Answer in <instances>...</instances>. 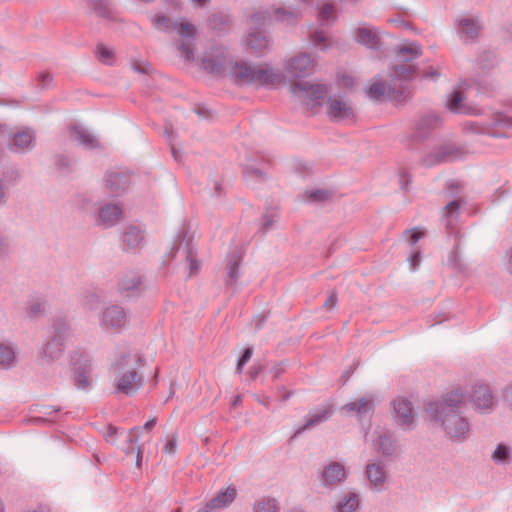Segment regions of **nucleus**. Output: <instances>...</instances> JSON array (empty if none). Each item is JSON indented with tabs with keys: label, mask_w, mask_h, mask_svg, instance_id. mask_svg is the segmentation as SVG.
Listing matches in <instances>:
<instances>
[{
	"label": "nucleus",
	"mask_w": 512,
	"mask_h": 512,
	"mask_svg": "<svg viewBox=\"0 0 512 512\" xmlns=\"http://www.w3.org/2000/svg\"><path fill=\"white\" fill-rule=\"evenodd\" d=\"M464 405V394L457 389L441 399L430 401L425 411L430 420L439 425L450 440L462 442L470 432L469 422L462 416Z\"/></svg>",
	"instance_id": "1"
},
{
	"label": "nucleus",
	"mask_w": 512,
	"mask_h": 512,
	"mask_svg": "<svg viewBox=\"0 0 512 512\" xmlns=\"http://www.w3.org/2000/svg\"><path fill=\"white\" fill-rule=\"evenodd\" d=\"M142 358L131 351H122L115 355L110 364V373L116 392L126 396L135 395L143 386L140 375Z\"/></svg>",
	"instance_id": "2"
},
{
	"label": "nucleus",
	"mask_w": 512,
	"mask_h": 512,
	"mask_svg": "<svg viewBox=\"0 0 512 512\" xmlns=\"http://www.w3.org/2000/svg\"><path fill=\"white\" fill-rule=\"evenodd\" d=\"M173 31L176 32L180 38L175 42L179 56L187 63L194 62V41L197 36V27L187 18H181L174 21Z\"/></svg>",
	"instance_id": "3"
},
{
	"label": "nucleus",
	"mask_w": 512,
	"mask_h": 512,
	"mask_svg": "<svg viewBox=\"0 0 512 512\" xmlns=\"http://www.w3.org/2000/svg\"><path fill=\"white\" fill-rule=\"evenodd\" d=\"M233 61L227 48L222 45H211L201 59L203 69L215 77L228 75L230 63Z\"/></svg>",
	"instance_id": "4"
},
{
	"label": "nucleus",
	"mask_w": 512,
	"mask_h": 512,
	"mask_svg": "<svg viewBox=\"0 0 512 512\" xmlns=\"http://www.w3.org/2000/svg\"><path fill=\"white\" fill-rule=\"evenodd\" d=\"M289 90L294 97L310 109L322 105L328 94V88L325 84L311 82L295 81L290 85Z\"/></svg>",
	"instance_id": "5"
},
{
	"label": "nucleus",
	"mask_w": 512,
	"mask_h": 512,
	"mask_svg": "<svg viewBox=\"0 0 512 512\" xmlns=\"http://www.w3.org/2000/svg\"><path fill=\"white\" fill-rule=\"evenodd\" d=\"M0 137L7 140L9 150L14 153L25 154L36 145V134L31 128L14 131L8 125L2 124Z\"/></svg>",
	"instance_id": "6"
},
{
	"label": "nucleus",
	"mask_w": 512,
	"mask_h": 512,
	"mask_svg": "<svg viewBox=\"0 0 512 512\" xmlns=\"http://www.w3.org/2000/svg\"><path fill=\"white\" fill-rule=\"evenodd\" d=\"M128 322L129 314L120 304L108 303L103 306L99 314V326L105 332L119 333Z\"/></svg>",
	"instance_id": "7"
},
{
	"label": "nucleus",
	"mask_w": 512,
	"mask_h": 512,
	"mask_svg": "<svg viewBox=\"0 0 512 512\" xmlns=\"http://www.w3.org/2000/svg\"><path fill=\"white\" fill-rule=\"evenodd\" d=\"M465 151L462 147L451 142H445L431 151L423 158L425 166L430 167L437 164L455 161L463 158Z\"/></svg>",
	"instance_id": "8"
},
{
	"label": "nucleus",
	"mask_w": 512,
	"mask_h": 512,
	"mask_svg": "<svg viewBox=\"0 0 512 512\" xmlns=\"http://www.w3.org/2000/svg\"><path fill=\"white\" fill-rule=\"evenodd\" d=\"M348 478V471L346 467L338 461H331L326 464L319 476L321 486L334 490L343 485Z\"/></svg>",
	"instance_id": "9"
},
{
	"label": "nucleus",
	"mask_w": 512,
	"mask_h": 512,
	"mask_svg": "<svg viewBox=\"0 0 512 512\" xmlns=\"http://www.w3.org/2000/svg\"><path fill=\"white\" fill-rule=\"evenodd\" d=\"M364 476L370 490L382 492L388 481L389 472L381 460H370L365 465Z\"/></svg>",
	"instance_id": "10"
},
{
	"label": "nucleus",
	"mask_w": 512,
	"mask_h": 512,
	"mask_svg": "<svg viewBox=\"0 0 512 512\" xmlns=\"http://www.w3.org/2000/svg\"><path fill=\"white\" fill-rule=\"evenodd\" d=\"M254 78L252 85L256 88L271 89L279 85L282 81V74L279 69L272 67L268 63L254 65Z\"/></svg>",
	"instance_id": "11"
},
{
	"label": "nucleus",
	"mask_w": 512,
	"mask_h": 512,
	"mask_svg": "<svg viewBox=\"0 0 512 512\" xmlns=\"http://www.w3.org/2000/svg\"><path fill=\"white\" fill-rule=\"evenodd\" d=\"M104 185L111 196H121L131 186V175L124 170H109L104 176Z\"/></svg>",
	"instance_id": "12"
},
{
	"label": "nucleus",
	"mask_w": 512,
	"mask_h": 512,
	"mask_svg": "<svg viewBox=\"0 0 512 512\" xmlns=\"http://www.w3.org/2000/svg\"><path fill=\"white\" fill-rule=\"evenodd\" d=\"M73 366L75 386L80 390H89L92 386V360L87 355L81 354L73 359Z\"/></svg>",
	"instance_id": "13"
},
{
	"label": "nucleus",
	"mask_w": 512,
	"mask_h": 512,
	"mask_svg": "<svg viewBox=\"0 0 512 512\" xmlns=\"http://www.w3.org/2000/svg\"><path fill=\"white\" fill-rule=\"evenodd\" d=\"M284 71L293 78H304L314 72V65L307 53H299L283 64Z\"/></svg>",
	"instance_id": "14"
},
{
	"label": "nucleus",
	"mask_w": 512,
	"mask_h": 512,
	"mask_svg": "<svg viewBox=\"0 0 512 512\" xmlns=\"http://www.w3.org/2000/svg\"><path fill=\"white\" fill-rule=\"evenodd\" d=\"M327 115L331 120L337 122L352 120L354 109L344 96L331 95L327 100Z\"/></svg>",
	"instance_id": "15"
},
{
	"label": "nucleus",
	"mask_w": 512,
	"mask_h": 512,
	"mask_svg": "<svg viewBox=\"0 0 512 512\" xmlns=\"http://www.w3.org/2000/svg\"><path fill=\"white\" fill-rule=\"evenodd\" d=\"M254 65L243 59H235L230 63L228 76L237 86H251L254 78Z\"/></svg>",
	"instance_id": "16"
},
{
	"label": "nucleus",
	"mask_w": 512,
	"mask_h": 512,
	"mask_svg": "<svg viewBox=\"0 0 512 512\" xmlns=\"http://www.w3.org/2000/svg\"><path fill=\"white\" fill-rule=\"evenodd\" d=\"M470 401L482 413H490L495 408L494 395L487 384H476L469 395Z\"/></svg>",
	"instance_id": "17"
},
{
	"label": "nucleus",
	"mask_w": 512,
	"mask_h": 512,
	"mask_svg": "<svg viewBox=\"0 0 512 512\" xmlns=\"http://www.w3.org/2000/svg\"><path fill=\"white\" fill-rule=\"evenodd\" d=\"M373 446L378 453L387 458L396 457L399 453L398 445L393 435L384 429L374 431Z\"/></svg>",
	"instance_id": "18"
},
{
	"label": "nucleus",
	"mask_w": 512,
	"mask_h": 512,
	"mask_svg": "<svg viewBox=\"0 0 512 512\" xmlns=\"http://www.w3.org/2000/svg\"><path fill=\"white\" fill-rule=\"evenodd\" d=\"M375 409V399L373 395H365L359 399L351 401L342 407V410L349 415L355 416L358 420L370 417Z\"/></svg>",
	"instance_id": "19"
},
{
	"label": "nucleus",
	"mask_w": 512,
	"mask_h": 512,
	"mask_svg": "<svg viewBox=\"0 0 512 512\" xmlns=\"http://www.w3.org/2000/svg\"><path fill=\"white\" fill-rule=\"evenodd\" d=\"M392 405L395 422L403 429H410L414 424V415L411 401L400 397L395 399Z\"/></svg>",
	"instance_id": "20"
},
{
	"label": "nucleus",
	"mask_w": 512,
	"mask_h": 512,
	"mask_svg": "<svg viewBox=\"0 0 512 512\" xmlns=\"http://www.w3.org/2000/svg\"><path fill=\"white\" fill-rule=\"evenodd\" d=\"M238 491L235 486L222 488L207 503L206 508L210 512H217L228 508L236 499Z\"/></svg>",
	"instance_id": "21"
},
{
	"label": "nucleus",
	"mask_w": 512,
	"mask_h": 512,
	"mask_svg": "<svg viewBox=\"0 0 512 512\" xmlns=\"http://www.w3.org/2000/svg\"><path fill=\"white\" fill-rule=\"evenodd\" d=\"M274 21L284 26H295L302 18V10L299 6H272Z\"/></svg>",
	"instance_id": "22"
},
{
	"label": "nucleus",
	"mask_w": 512,
	"mask_h": 512,
	"mask_svg": "<svg viewBox=\"0 0 512 512\" xmlns=\"http://www.w3.org/2000/svg\"><path fill=\"white\" fill-rule=\"evenodd\" d=\"M122 208L118 204H104L98 210L95 222L104 228L115 226L121 219Z\"/></svg>",
	"instance_id": "23"
},
{
	"label": "nucleus",
	"mask_w": 512,
	"mask_h": 512,
	"mask_svg": "<svg viewBox=\"0 0 512 512\" xmlns=\"http://www.w3.org/2000/svg\"><path fill=\"white\" fill-rule=\"evenodd\" d=\"M354 37L357 43L371 50H379L382 46L380 32L371 26L358 27Z\"/></svg>",
	"instance_id": "24"
},
{
	"label": "nucleus",
	"mask_w": 512,
	"mask_h": 512,
	"mask_svg": "<svg viewBox=\"0 0 512 512\" xmlns=\"http://www.w3.org/2000/svg\"><path fill=\"white\" fill-rule=\"evenodd\" d=\"M70 138L85 149H97L101 147L94 134L82 125H72L69 128Z\"/></svg>",
	"instance_id": "25"
},
{
	"label": "nucleus",
	"mask_w": 512,
	"mask_h": 512,
	"mask_svg": "<svg viewBox=\"0 0 512 512\" xmlns=\"http://www.w3.org/2000/svg\"><path fill=\"white\" fill-rule=\"evenodd\" d=\"M142 290V280L137 274L125 275L118 282V292L124 298L138 296Z\"/></svg>",
	"instance_id": "26"
},
{
	"label": "nucleus",
	"mask_w": 512,
	"mask_h": 512,
	"mask_svg": "<svg viewBox=\"0 0 512 512\" xmlns=\"http://www.w3.org/2000/svg\"><path fill=\"white\" fill-rule=\"evenodd\" d=\"M360 508V498L354 491L340 494L332 505V512H357Z\"/></svg>",
	"instance_id": "27"
},
{
	"label": "nucleus",
	"mask_w": 512,
	"mask_h": 512,
	"mask_svg": "<svg viewBox=\"0 0 512 512\" xmlns=\"http://www.w3.org/2000/svg\"><path fill=\"white\" fill-rule=\"evenodd\" d=\"M481 26L479 22L472 18H461L457 21L456 31L460 39L464 42H473L477 39Z\"/></svg>",
	"instance_id": "28"
},
{
	"label": "nucleus",
	"mask_w": 512,
	"mask_h": 512,
	"mask_svg": "<svg viewBox=\"0 0 512 512\" xmlns=\"http://www.w3.org/2000/svg\"><path fill=\"white\" fill-rule=\"evenodd\" d=\"M332 414H333V410H332L331 406L320 409L316 412H310L305 417V423L295 431L294 435L292 436V439L298 437L304 431L309 430V429L327 421L332 416Z\"/></svg>",
	"instance_id": "29"
},
{
	"label": "nucleus",
	"mask_w": 512,
	"mask_h": 512,
	"mask_svg": "<svg viewBox=\"0 0 512 512\" xmlns=\"http://www.w3.org/2000/svg\"><path fill=\"white\" fill-rule=\"evenodd\" d=\"M367 94L369 98L374 100H381L386 95L389 98L395 100H400L402 97H404L403 91L396 90L395 88H392L390 85H386V83L382 81L373 82L369 87Z\"/></svg>",
	"instance_id": "30"
},
{
	"label": "nucleus",
	"mask_w": 512,
	"mask_h": 512,
	"mask_svg": "<svg viewBox=\"0 0 512 512\" xmlns=\"http://www.w3.org/2000/svg\"><path fill=\"white\" fill-rule=\"evenodd\" d=\"M89 8L93 10L97 17L117 21V12L111 0H86Z\"/></svg>",
	"instance_id": "31"
},
{
	"label": "nucleus",
	"mask_w": 512,
	"mask_h": 512,
	"mask_svg": "<svg viewBox=\"0 0 512 512\" xmlns=\"http://www.w3.org/2000/svg\"><path fill=\"white\" fill-rule=\"evenodd\" d=\"M245 45L251 52L262 54L269 49L270 40L262 31L252 29L245 39Z\"/></svg>",
	"instance_id": "32"
},
{
	"label": "nucleus",
	"mask_w": 512,
	"mask_h": 512,
	"mask_svg": "<svg viewBox=\"0 0 512 512\" xmlns=\"http://www.w3.org/2000/svg\"><path fill=\"white\" fill-rule=\"evenodd\" d=\"M143 240L142 231L136 226H129L121 237L123 250L135 252L141 248Z\"/></svg>",
	"instance_id": "33"
},
{
	"label": "nucleus",
	"mask_w": 512,
	"mask_h": 512,
	"mask_svg": "<svg viewBox=\"0 0 512 512\" xmlns=\"http://www.w3.org/2000/svg\"><path fill=\"white\" fill-rule=\"evenodd\" d=\"M439 124L440 118L436 114L431 113L421 117L416 124L414 138L425 139Z\"/></svg>",
	"instance_id": "34"
},
{
	"label": "nucleus",
	"mask_w": 512,
	"mask_h": 512,
	"mask_svg": "<svg viewBox=\"0 0 512 512\" xmlns=\"http://www.w3.org/2000/svg\"><path fill=\"white\" fill-rule=\"evenodd\" d=\"M395 53L400 62H413L422 56L423 51L419 43L412 41L395 48Z\"/></svg>",
	"instance_id": "35"
},
{
	"label": "nucleus",
	"mask_w": 512,
	"mask_h": 512,
	"mask_svg": "<svg viewBox=\"0 0 512 512\" xmlns=\"http://www.w3.org/2000/svg\"><path fill=\"white\" fill-rule=\"evenodd\" d=\"M232 18L228 13L214 12L209 15L207 25L210 29L217 32H227L232 26Z\"/></svg>",
	"instance_id": "36"
},
{
	"label": "nucleus",
	"mask_w": 512,
	"mask_h": 512,
	"mask_svg": "<svg viewBox=\"0 0 512 512\" xmlns=\"http://www.w3.org/2000/svg\"><path fill=\"white\" fill-rule=\"evenodd\" d=\"M417 68L412 62H400L390 68V77L396 80L409 81L416 75Z\"/></svg>",
	"instance_id": "37"
},
{
	"label": "nucleus",
	"mask_w": 512,
	"mask_h": 512,
	"mask_svg": "<svg viewBox=\"0 0 512 512\" xmlns=\"http://www.w3.org/2000/svg\"><path fill=\"white\" fill-rule=\"evenodd\" d=\"M16 365L15 347L9 343H0V369L9 370Z\"/></svg>",
	"instance_id": "38"
},
{
	"label": "nucleus",
	"mask_w": 512,
	"mask_h": 512,
	"mask_svg": "<svg viewBox=\"0 0 512 512\" xmlns=\"http://www.w3.org/2000/svg\"><path fill=\"white\" fill-rule=\"evenodd\" d=\"M182 254L184 255L186 266L189 270L188 276L196 275L200 270V262L197 259L196 249L187 243L182 249Z\"/></svg>",
	"instance_id": "39"
},
{
	"label": "nucleus",
	"mask_w": 512,
	"mask_h": 512,
	"mask_svg": "<svg viewBox=\"0 0 512 512\" xmlns=\"http://www.w3.org/2000/svg\"><path fill=\"white\" fill-rule=\"evenodd\" d=\"M174 21L169 16L165 15L162 12H157L150 17V22L152 26L161 32L171 33L174 28Z\"/></svg>",
	"instance_id": "40"
},
{
	"label": "nucleus",
	"mask_w": 512,
	"mask_h": 512,
	"mask_svg": "<svg viewBox=\"0 0 512 512\" xmlns=\"http://www.w3.org/2000/svg\"><path fill=\"white\" fill-rule=\"evenodd\" d=\"M241 263V256L232 254L226 265V279L225 282L228 286L234 284L239 278V266Z\"/></svg>",
	"instance_id": "41"
},
{
	"label": "nucleus",
	"mask_w": 512,
	"mask_h": 512,
	"mask_svg": "<svg viewBox=\"0 0 512 512\" xmlns=\"http://www.w3.org/2000/svg\"><path fill=\"white\" fill-rule=\"evenodd\" d=\"M250 21L254 26V29L258 30V27L270 25L274 21V16L272 12V6L266 9H260L255 11L251 17Z\"/></svg>",
	"instance_id": "42"
},
{
	"label": "nucleus",
	"mask_w": 512,
	"mask_h": 512,
	"mask_svg": "<svg viewBox=\"0 0 512 512\" xmlns=\"http://www.w3.org/2000/svg\"><path fill=\"white\" fill-rule=\"evenodd\" d=\"M65 342L51 338L43 349V355L49 361H55L59 359L64 350Z\"/></svg>",
	"instance_id": "43"
},
{
	"label": "nucleus",
	"mask_w": 512,
	"mask_h": 512,
	"mask_svg": "<svg viewBox=\"0 0 512 512\" xmlns=\"http://www.w3.org/2000/svg\"><path fill=\"white\" fill-rule=\"evenodd\" d=\"M52 333L51 338L66 343L70 336V326L65 319L56 318L53 320Z\"/></svg>",
	"instance_id": "44"
},
{
	"label": "nucleus",
	"mask_w": 512,
	"mask_h": 512,
	"mask_svg": "<svg viewBox=\"0 0 512 512\" xmlns=\"http://www.w3.org/2000/svg\"><path fill=\"white\" fill-rule=\"evenodd\" d=\"M447 108L454 113H468L469 110L464 104V95L461 91L452 92L447 100Z\"/></svg>",
	"instance_id": "45"
},
{
	"label": "nucleus",
	"mask_w": 512,
	"mask_h": 512,
	"mask_svg": "<svg viewBox=\"0 0 512 512\" xmlns=\"http://www.w3.org/2000/svg\"><path fill=\"white\" fill-rule=\"evenodd\" d=\"M462 204L463 202L460 199L453 200L447 203L443 209L444 217L446 218V227L449 232H451L453 227V221L459 216L460 207Z\"/></svg>",
	"instance_id": "46"
},
{
	"label": "nucleus",
	"mask_w": 512,
	"mask_h": 512,
	"mask_svg": "<svg viewBox=\"0 0 512 512\" xmlns=\"http://www.w3.org/2000/svg\"><path fill=\"white\" fill-rule=\"evenodd\" d=\"M61 408L53 405H36L33 412L41 416L33 417L29 421L35 424L50 422L46 417L60 411Z\"/></svg>",
	"instance_id": "47"
},
{
	"label": "nucleus",
	"mask_w": 512,
	"mask_h": 512,
	"mask_svg": "<svg viewBox=\"0 0 512 512\" xmlns=\"http://www.w3.org/2000/svg\"><path fill=\"white\" fill-rule=\"evenodd\" d=\"M331 198V192L325 189L307 190L302 195V200L309 203H322Z\"/></svg>",
	"instance_id": "48"
},
{
	"label": "nucleus",
	"mask_w": 512,
	"mask_h": 512,
	"mask_svg": "<svg viewBox=\"0 0 512 512\" xmlns=\"http://www.w3.org/2000/svg\"><path fill=\"white\" fill-rule=\"evenodd\" d=\"M96 58L105 65H112L115 61L114 50L103 43H98L95 49Z\"/></svg>",
	"instance_id": "49"
},
{
	"label": "nucleus",
	"mask_w": 512,
	"mask_h": 512,
	"mask_svg": "<svg viewBox=\"0 0 512 512\" xmlns=\"http://www.w3.org/2000/svg\"><path fill=\"white\" fill-rule=\"evenodd\" d=\"M337 15L335 5L333 3H325L318 12V20L323 25L324 23H333L336 21Z\"/></svg>",
	"instance_id": "50"
},
{
	"label": "nucleus",
	"mask_w": 512,
	"mask_h": 512,
	"mask_svg": "<svg viewBox=\"0 0 512 512\" xmlns=\"http://www.w3.org/2000/svg\"><path fill=\"white\" fill-rule=\"evenodd\" d=\"M496 464H509L511 462V451L509 446L499 444L491 456Z\"/></svg>",
	"instance_id": "51"
},
{
	"label": "nucleus",
	"mask_w": 512,
	"mask_h": 512,
	"mask_svg": "<svg viewBox=\"0 0 512 512\" xmlns=\"http://www.w3.org/2000/svg\"><path fill=\"white\" fill-rule=\"evenodd\" d=\"M253 512H279V505L274 498H262L255 503Z\"/></svg>",
	"instance_id": "52"
},
{
	"label": "nucleus",
	"mask_w": 512,
	"mask_h": 512,
	"mask_svg": "<svg viewBox=\"0 0 512 512\" xmlns=\"http://www.w3.org/2000/svg\"><path fill=\"white\" fill-rule=\"evenodd\" d=\"M448 264L454 269L463 272L466 270V264L461 258L459 243L457 242L448 256Z\"/></svg>",
	"instance_id": "53"
},
{
	"label": "nucleus",
	"mask_w": 512,
	"mask_h": 512,
	"mask_svg": "<svg viewBox=\"0 0 512 512\" xmlns=\"http://www.w3.org/2000/svg\"><path fill=\"white\" fill-rule=\"evenodd\" d=\"M16 177V172H11V174L4 173L2 177H0V207L4 206L7 203V193L9 191V184Z\"/></svg>",
	"instance_id": "54"
},
{
	"label": "nucleus",
	"mask_w": 512,
	"mask_h": 512,
	"mask_svg": "<svg viewBox=\"0 0 512 512\" xmlns=\"http://www.w3.org/2000/svg\"><path fill=\"white\" fill-rule=\"evenodd\" d=\"M278 213L276 210H270L262 215L260 219L259 229L263 234H266L278 221Z\"/></svg>",
	"instance_id": "55"
},
{
	"label": "nucleus",
	"mask_w": 512,
	"mask_h": 512,
	"mask_svg": "<svg viewBox=\"0 0 512 512\" xmlns=\"http://www.w3.org/2000/svg\"><path fill=\"white\" fill-rule=\"evenodd\" d=\"M309 39L314 46L320 48L322 51L327 50L329 47L328 36L323 30L315 29L310 33Z\"/></svg>",
	"instance_id": "56"
},
{
	"label": "nucleus",
	"mask_w": 512,
	"mask_h": 512,
	"mask_svg": "<svg viewBox=\"0 0 512 512\" xmlns=\"http://www.w3.org/2000/svg\"><path fill=\"white\" fill-rule=\"evenodd\" d=\"M46 302L42 299H34L29 302L26 312L30 318L42 316L45 312Z\"/></svg>",
	"instance_id": "57"
},
{
	"label": "nucleus",
	"mask_w": 512,
	"mask_h": 512,
	"mask_svg": "<svg viewBox=\"0 0 512 512\" xmlns=\"http://www.w3.org/2000/svg\"><path fill=\"white\" fill-rule=\"evenodd\" d=\"M82 305L88 310H96L100 303V296L94 291H85L81 297Z\"/></svg>",
	"instance_id": "58"
},
{
	"label": "nucleus",
	"mask_w": 512,
	"mask_h": 512,
	"mask_svg": "<svg viewBox=\"0 0 512 512\" xmlns=\"http://www.w3.org/2000/svg\"><path fill=\"white\" fill-rule=\"evenodd\" d=\"M491 125L493 127L512 128V117L502 112H496L492 116Z\"/></svg>",
	"instance_id": "59"
},
{
	"label": "nucleus",
	"mask_w": 512,
	"mask_h": 512,
	"mask_svg": "<svg viewBox=\"0 0 512 512\" xmlns=\"http://www.w3.org/2000/svg\"><path fill=\"white\" fill-rule=\"evenodd\" d=\"M243 174L247 179H264L265 176L264 171L253 164H246L243 168Z\"/></svg>",
	"instance_id": "60"
},
{
	"label": "nucleus",
	"mask_w": 512,
	"mask_h": 512,
	"mask_svg": "<svg viewBox=\"0 0 512 512\" xmlns=\"http://www.w3.org/2000/svg\"><path fill=\"white\" fill-rule=\"evenodd\" d=\"M124 452L127 456L136 454V466L141 467L142 465V458H143V447L139 444L136 446H133V444L129 443V446L124 449Z\"/></svg>",
	"instance_id": "61"
},
{
	"label": "nucleus",
	"mask_w": 512,
	"mask_h": 512,
	"mask_svg": "<svg viewBox=\"0 0 512 512\" xmlns=\"http://www.w3.org/2000/svg\"><path fill=\"white\" fill-rule=\"evenodd\" d=\"M252 355H253V349L252 348H246L243 351L242 356L237 361V365H236V372L237 373H242V370H243L245 364L250 361Z\"/></svg>",
	"instance_id": "62"
},
{
	"label": "nucleus",
	"mask_w": 512,
	"mask_h": 512,
	"mask_svg": "<svg viewBox=\"0 0 512 512\" xmlns=\"http://www.w3.org/2000/svg\"><path fill=\"white\" fill-rule=\"evenodd\" d=\"M55 165L59 170H69L72 167V161L65 155H57L55 157Z\"/></svg>",
	"instance_id": "63"
},
{
	"label": "nucleus",
	"mask_w": 512,
	"mask_h": 512,
	"mask_svg": "<svg viewBox=\"0 0 512 512\" xmlns=\"http://www.w3.org/2000/svg\"><path fill=\"white\" fill-rule=\"evenodd\" d=\"M410 268L412 270L417 269L421 264V252L420 250H413L410 257L408 258Z\"/></svg>",
	"instance_id": "64"
}]
</instances>
